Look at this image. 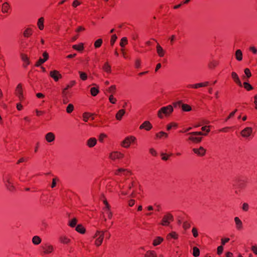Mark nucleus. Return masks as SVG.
<instances>
[{
	"label": "nucleus",
	"instance_id": "e433bc0d",
	"mask_svg": "<svg viewBox=\"0 0 257 257\" xmlns=\"http://www.w3.org/2000/svg\"><path fill=\"white\" fill-rule=\"evenodd\" d=\"M103 69L106 72L109 73L111 71L110 66L108 64V63L106 62L103 66Z\"/></svg>",
	"mask_w": 257,
	"mask_h": 257
},
{
	"label": "nucleus",
	"instance_id": "603ef678",
	"mask_svg": "<svg viewBox=\"0 0 257 257\" xmlns=\"http://www.w3.org/2000/svg\"><path fill=\"white\" fill-rule=\"evenodd\" d=\"M248 208H249V205L247 203H244L242 204V209L243 211H248Z\"/></svg>",
	"mask_w": 257,
	"mask_h": 257
},
{
	"label": "nucleus",
	"instance_id": "cd10ccee",
	"mask_svg": "<svg viewBox=\"0 0 257 257\" xmlns=\"http://www.w3.org/2000/svg\"><path fill=\"white\" fill-rule=\"evenodd\" d=\"M188 140L194 143H199L201 141L202 138L200 137L191 136L188 138Z\"/></svg>",
	"mask_w": 257,
	"mask_h": 257
},
{
	"label": "nucleus",
	"instance_id": "8fccbe9b",
	"mask_svg": "<svg viewBox=\"0 0 257 257\" xmlns=\"http://www.w3.org/2000/svg\"><path fill=\"white\" fill-rule=\"evenodd\" d=\"M156 136L159 138L164 136L165 137L167 138L168 137V134L164 132H160L159 134L156 135Z\"/></svg>",
	"mask_w": 257,
	"mask_h": 257
},
{
	"label": "nucleus",
	"instance_id": "b1692460",
	"mask_svg": "<svg viewBox=\"0 0 257 257\" xmlns=\"http://www.w3.org/2000/svg\"><path fill=\"white\" fill-rule=\"evenodd\" d=\"M16 94L17 96H21V94H23V90L22 87V85L21 84H19L16 89Z\"/></svg>",
	"mask_w": 257,
	"mask_h": 257
},
{
	"label": "nucleus",
	"instance_id": "1a4fd4ad",
	"mask_svg": "<svg viewBox=\"0 0 257 257\" xmlns=\"http://www.w3.org/2000/svg\"><path fill=\"white\" fill-rule=\"evenodd\" d=\"M152 127V125L150 121H145L140 126V129H145L146 131H150Z\"/></svg>",
	"mask_w": 257,
	"mask_h": 257
},
{
	"label": "nucleus",
	"instance_id": "dca6fc26",
	"mask_svg": "<svg viewBox=\"0 0 257 257\" xmlns=\"http://www.w3.org/2000/svg\"><path fill=\"white\" fill-rule=\"evenodd\" d=\"M10 9V6L8 2H5L2 5V12L3 13H7L8 12L9 10Z\"/></svg>",
	"mask_w": 257,
	"mask_h": 257
},
{
	"label": "nucleus",
	"instance_id": "2f4dec72",
	"mask_svg": "<svg viewBox=\"0 0 257 257\" xmlns=\"http://www.w3.org/2000/svg\"><path fill=\"white\" fill-rule=\"evenodd\" d=\"M21 57L22 60L26 63V65L25 66L29 64V59L27 55L24 54H21Z\"/></svg>",
	"mask_w": 257,
	"mask_h": 257
},
{
	"label": "nucleus",
	"instance_id": "f03ea898",
	"mask_svg": "<svg viewBox=\"0 0 257 257\" xmlns=\"http://www.w3.org/2000/svg\"><path fill=\"white\" fill-rule=\"evenodd\" d=\"M93 237L96 239L95 244L97 246H100L104 239V232L103 231H100L99 230H97Z\"/></svg>",
	"mask_w": 257,
	"mask_h": 257
},
{
	"label": "nucleus",
	"instance_id": "0e129e2a",
	"mask_svg": "<svg viewBox=\"0 0 257 257\" xmlns=\"http://www.w3.org/2000/svg\"><path fill=\"white\" fill-rule=\"evenodd\" d=\"M229 240V238H226L225 239H221L222 245L223 246V245H224Z\"/></svg>",
	"mask_w": 257,
	"mask_h": 257
},
{
	"label": "nucleus",
	"instance_id": "0eeeda50",
	"mask_svg": "<svg viewBox=\"0 0 257 257\" xmlns=\"http://www.w3.org/2000/svg\"><path fill=\"white\" fill-rule=\"evenodd\" d=\"M207 126H204L202 127L201 130L203 131H205L206 133L203 134L201 132H194L188 134V135L196 136V135H206L207 133L210 132L209 129H207Z\"/></svg>",
	"mask_w": 257,
	"mask_h": 257
},
{
	"label": "nucleus",
	"instance_id": "6e6d98bb",
	"mask_svg": "<svg viewBox=\"0 0 257 257\" xmlns=\"http://www.w3.org/2000/svg\"><path fill=\"white\" fill-rule=\"evenodd\" d=\"M183 227L185 229H187L188 228H190V224L187 221H184L183 222Z\"/></svg>",
	"mask_w": 257,
	"mask_h": 257
},
{
	"label": "nucleus",
	"instance_id": "ddd939ff",
	"mask_svg": "<svg viewBox=\"0 0 257 257\" xmlns=\"http://www.w3.org/2000/svg\"><path fill=\"white\" fill-rule=\"evenodd\" d=\"M234 219L235 223L236 228L238 230H241L242 228V221L238 217H235Z\"/></svg>",
	"mask_w": 257,
	"mask_h": 257
},
{
	"label": "nucleus",
	"instance_id": "13d9d810",
	"mask_svg": "<svg viewBox=\"0 0 257 257\" xmlns=\"http://www.w3.org/2000/svg\"><path fill=\"white\" fill-rule=\"evenodd\" d=\"M125 171H127V170H126V169H123V168H119L118 170H117L115 172V175H118V173L119 172H125Z\"/></svg>",
	"mask_w": 257,
	"mask_h": 257
},
{
	"label": "nucleus",
	"instance_id": "c03bdc74",
	"mask_svg": "<svg viewBox=\"0 0 257 257\" xmlns=\"http://www.w3.org/2000/svg\"><path fill=\"white\" fill-rule=\"evenodd\" d=\"M77 223V219L76 218H73L69 223V225L72 227L75 226Z\"/></svg>",
	"mask_w": 257,
	"mask_h": 257
},
{
	"label": "nucleus",
	"instance_id": "473e14b6",
	"mask_svg": "<svg viewBox=\"0 0 257 257\" xmlns=\"http://www.w3.org/2000/svg\"><path fill=\"white\" fill-rule=\"evenodd\" d=\"M182 109L185 111H189L191 110V107L190 105L186 104H182L181 105Z\"/></svg>",
	"mask_w": 257,
	"mask_h": 257
},
{
	"label": "nucleus",
	"instance_id": "bf43d9fd",
	"mask_svg": "<svg viewBox=\"0 0 257 257\" xmlns=\"http://www.w3.org/2000/svg\"><path fill=\"white\" fill-rule=\"evenodd\" d=\"M223 250V247L222 245L219 246L217 247V253L218 254H220L222 253Z\"/></svg>",
	"mask_w": 257,
	"mask_h": 257
},
{
	"label": "nucleus",
	"instance_id": "f3484780",
	"mask_svg": "<svg viewBox=\"0 0 257 257\" xmlns=\"http://www.w3.org/2000/svg\"><path fill=\"white\" fill-rule=\"evenodd\" d=\"M157 52L160 57H163L165 54V51L162 47L159 45H157Z\"/></svg>",
	"mask_w": 257,
	"mask_h": 257
},
{
	"label": "nucleus",
	"instance_id": "a19ab883",
	"mask_svg": "<svg viewBox=\"0 0 257 257\" xmlns=\"http://www.w3.org/2000/svg\"><path fill=\"white\" fill-rule=\"evenodd\" d=\"M79 75H80V78L82 80H85L87 79V74L85 73V72H82V71H79L78 72Z\"/></svg>",
	"mask_w": 257,
	"mask_h": 257
},
{
	"label": "nucleus",
	"instance_id": "393cba45",
	"mask_svg": "<svg viewBox=\"0 0 257 257\" xmlns=\"http://www.w3.org/2000/svg\"><path fill=\"white\" fill-rule=\"evenodd\" d=\"M44 19L43 17L40 18L39 19L37 23L38 26L40 30H42L44 29Z\"/></svg>",
	"mask_w": 257,
	"mask_h": 257
},
{
	"label": "nucleus",
	"instance_id": "412c9836",
	"mask_svg": "<svg viewBox=\"0 0 257 257\" xmlns=\"http://www.w3.org/2000/svg\"><path fill=\"white\" fill-rule=\"evenodd\" d=\"M59 240L61 243L64 244H67L70 241V240L67 237L63 235H61L59 237Z\"/></svg>",
	"mask_w": 257,
	"mask_h": 257
},
{
	"label": "nucleus",
	"instance_id": "9d476101",
	"mask_svg": "<svg viewBox=\"0 0 257 257\" xmlns=\"http://www.w3.org/2000/svg\"><path fill=\"white\" fill-rule=\"evenodd\" d=\"M231 77H232V79H233V80L234 81V82L237 85H238L240 87L242 86V84L241 81L240 80L238 76L235 72H232L231 73Z\"/></svg>",
	"mask_w": 257,
	"mask_h": 257
},
{
	"label": "nucleus",
	"instance_id": "f704fd0d",
	"mask_svg": "<svg viewBox=\"0 0 257 257\" xmlns=\"http://www.w3.org/2000/svg\"><path fill=\"white\" fill-rule=\"evenodd\" d=\"M202 84L201 83H196V84H189L187 87H189V88H195V89H197L199 87H202Z\"/></svg>",
	"mask_w": 257,
	"mask_h": 257
},
{
	"label": "nucleus",
	"instance_id": "680f3d73",
	"mask_svg": "<svg viewBox=\"0 0 257 257\" xmlns=\"http://www.w3.org/2000/svg\"><path fill=\"white\" fill-rule=\"evenodd\" d=\"M106 137V136L104 134H100L99 136V141L100 142H102L103 139L105 138Z\"/></svg>",
	"mask_w": 257,
	"mask_h": 257
},
{
	"label": "nucleus",
	"instance_id": "a878e982",
	"mask_svg": "<svg viewBox=\"0 0 257 257\" xmlns=\"http://www.w3.org/2000/svg\"><path fill=\"white\" fill-rule=\"evenodd\" d=\"M41 242V239L38 236H34L32 238V242L35 244L38 245Z\"/></svg>",
	"mask_w": 257,
	"mask_h": 257
},
{
	"label": "nucleus",
	"instance_id": "a211bd4d",
	"mask_svg": "<svg viewBox=\"0 0 257 257\" xmlns=\"http://www.w3.org/2000/svg\"><path fill=\"white\" fill-rule=\"evenodd\" d=\"M125 113V110L124 109H120L116 114L115 117L116 119L120 120H121L122 116Z\"/></svg>",
	"mask_w": 257,
	"mask_h": 257
},
{
	"label": "nucleus",
	"instance_id": "37998d69",
	"mask_svg": "<svg viewBox=\"0 0 257 257\" xmlns=\"http://www.w3.org/2000/svg\"><path fill=\"white\" fill-rule=\"evenodd\" d=\"M74 109V106L72 104H69L66 108V111L68 113H70L73 111Z\"/></svg>",
	"mask_w": 257,
	"mask_h": 257
},
{
	"label": "nucleus",
	"instance_id": "39448f33",
	"mask_svg": "<svg viewBox=\"0 0 257 257\" xmlns=\"http://www.w3.org/2000/svg\"><path fill=\"white\" fill-rule=\"evenodd\" d=\"M253 129L251 127H246L244 128L240 133L241 136L243 138H248L249 137L251 133H252Z\"/></svg>",
	"mask_w": 257,
	"mask_h": 257
},
{
	"label": "nucleus",
	"instance_id": "423d86ee",
	"mask_svg": "<svg viewBox=\"0 0 257 257\" xmlns=\"http://www.w3.org/2000/svg\"><path fill=\"white\" fill-rule=\"evenodd\" d=\"M123 154L118 152H113L109 154V158L112 160L123 158Z\"/></svg>",
	"mask_w": 257,
	"mask_h": 257
},
{
	"label": "nucleus",
	"instance_id": "338daca9",
	"mask_svg": "<svg viewBox=\"0 0 257 257\" xmlns=\"http://www.w3.org/2000/svg\"><path fill=\"white\" fill-rule=\"evenodd\" d=\"M251 249L255 254H257V246H252Z\"/></svg>",
	"mask_w": 257,
	"mask_h": 257
},
{
	"label": "nucleus",
	"instance_id": "5701e85b",
	"mask_svg": "<svg viewBox=\"0 0 257 257\" xmlns=\"http://www.w3.org/2000/svg\"><path fill=\"white\" fill-rule=\"evenodd\" d=\"M33 30L32 29L28 28H27L23 33V35L25 37L28 38L32 34Z\"/></svg>",
	"mask_w": 257,
	"mask_h": 257
},
{
	"label": "nucleus",
	"instance_id": "4468645a",
	"mask_svg": "<svg viewBox=\"0 0 257 257\" xmlns=\"http://www.w3.org/2000/svg\"><path fill=\"white\" fill-rule=\"evenodd\" d=\"M97 140L94 138H91L87 141L86 144L89 148H92L96 144Z\"/></svg>",
	"mask_w": 257,
	"mask_h": 257
},
{
	"label": "nucleus",
	"instance_id": "69168bd1",
	"mask_svg": "<svg viewBox=\"0 0 257 257\" xmlns=\"http://www.w3.org/2000/svg\"><path fill=\"white\" fill-rule=\"evenodd\" d=\"M80 4V3L77 0H75L72 4V6L74 7H76L77 6L79 5Z\"/></svg>",
	"mask_w": 257,
	"mask_h": 257
},
{
	"label": "nucleus",
	"instance_id": "4be33fe9",
	"mask_svg": "<svg viewBox=\"0 0 257 257\" xmlns=\"http://www.w3.org/2000/svg\"><path fill=\"white\" fill-rule=\"evenodd\" d=\"M245 76H243V78L245 80L247 81L248 78L251 77V73L250 71V70L248 68H245L244 70Z\"/></svg>",
	"mask_w": 257,
	"mask_h": 257
},
{
	"label": "nucleus",
	"instance_id": "052dcab7",
	"mask_svg": "<svg viewBox=\"0 0 257 257\" xmlns=\"http://www.w3.org/2000/svg\"><path fill=\"white\" fill-rule=\"evenodd\" d=\"M71 87V86L70 85H67L66 87L63 90L62 93H63V94L64 96H66V94H67V93L66 92V90L69 89V88Z\"/></svg>",
	"mask_w": 257,
	"mask_h": 257
},
{
	"label": "nucleus",
	"instance_id": "aec40b11",
	"mask_svg": "<svg viewBox=\"0 0 257 257\" xmlns=\"http://www.w3.org/2000/svg\"><path fill=\"white\" fill-rule=\"evenodd\" d=\"M83 120L86 122L87 121L88 118H91L92 120L94 119V117H93V114L85 112L83 114Z\"/></svg>",
	"mask_w": 257,
	"mask_h": 257
},
{
	"label": "nucleus",
	"instance_id": "ea45409f",
	"mask_svg": "<svg viewBox=\"0 0 257 257\" xmlns=\"http://www.w3.org/2000/svg\"><path fill=\"white\" fill-rule=\"evenodd\" d=\"M102 43V40L101 39H99L95 42L94 47L96 48H99L101 46Z\"/></svg>",
	"mask_w": 257,
	"mask_h": 257
},
{
	"label": "nucleus",
	"instance_id": "6ab92c4d",
	"mask_svg": "<svg viewBox=\"0 0 257 257\" xmlns=\"http://www.w3.org/2000/svg\"><path fill=\"white\" fill-rule=\"evenodd\" d=\"M235 58L238 61H241L242 59V53L240 50H237L235 52Z\"/></svg>",
	"mask_w": 257,
	"mask_h": 257
},
{
	"label": "nucleus",
	"instance_id": "09e8293b",
	"mask_svg": "<svg viewBox=\"0 0 257 257\" xmlns=\"http://www.w3.org/2000/svg\"><path fill=\"white\" fill-rule=\"evenodd\" d=\"M6 188L10 191H13L15 189V187L13 185V183L9 185H7V184H6Z\"/></svg>",
	"mask_w": 257,
	"mask_h": 257
},
{
	"label": "nucleus",
	"instance_id": "c756f323",
	"mask_svg": "<svg viewBox=\"0 0 257 257\" xmlns=\"http://www.w3.org/2000/svg\"><path fill=\"white\" fill-rule=\"evenodd\" d=\"M76 230L80 233H84L85 231V228L80 224L76 226Z\"/></svg>",
	"mask_w": 257,
	"mask_h": 257
},
{
	"label": "nucleus",
	"instance_id": "9b49d317",
	"mask_svg": "<svg viewBox=\"0 0 257 257\" xmlns=\"http://www.w3.org/2000/svg\"><path fill=\"white\" fill-rule=\"evenodd\" d=\"M193 151L194 153L200 156H204L206 152V150L202 147H200L199 149L194 148L193 149Z\"/></svg>",
	"mask_w": 257,
	"mask_h": 257
},
{
	"label": "nucleus",
	"instance_id": "7c9ffc66",
	"mask_svg": "<svg viewBox=\"0 0 257 257\" xmlns=\"http://www.w3.org/2000/svg\"><path fill=\"white\" fill-rule=\"evenodd\" d=\"M200 254V250L197 247H193V255L195 257H197Z\"/></svg>",
	"mask_w": 257,
	"mask_h": 257
},
{
	"label": "nucleus",
	"instance_id": "de8ad7c7",
	"mask_svg": "<svg viewBox=\"0 0 257 257\" xmlns=\"http://www.w3.org/2000/svg\"><path fill=\"white\" fill-rule=\"evenodd\" d=\"M45 62H46V59H43L40 58L37 62L36 66L37 67L40 66L42 64L44 63Z\"/></svg>",
	"mask_w": 257,
	"mask_h": 257
},
{
	"label": "nucleus",
	"instance_id": "20e7f679",
	"mask_svg": "<svg viewBox=\"0 0 257 257\" xmlns=\"http://www.w3.org/2000/svg\"><path fill=\"white\" fill-rule=\"evenodd\" d=\"M173 215L168 213L163 217L161 224L164 226H168L169 225L170 222L173 221Z\"/></svg>",
	"mask_w": 257,
	"mask_h": 257
},
{
	"label": "nucleus",
	"instance_id": "79ce46f5",
	"mask_svg": "<svg viewBox=\"0 0 257 257\" xmlns=\"http://www.w3.org/2000/svg\"><path fill=\"white\" fill-rule=\"evenodd\" d=\"M117 37L115 34H113L111 36L110 39V45L111 46H113L114 44L115 43Z\"/></svg>",
	"mask_w": 257,
	"mask_h": 257
},
{
	"label": "nucleus",
	"instance_id": "2eb2a0df",
	"mask_svg": "<svg viewBox=\"0 0 257 257\" xmlns=\"http://www.w3.org/2000/svg\"><path fill=\"white\" fill-rule=\"evenodd\" d=\"M130 138L126 137L122 142L121 145L124 148H128L131 145Z\"/></svg>",
	"mask_w": 257,
	"mask_h": 257
},
{
	"label": "nucleus",
	"instance_id": "3c124183",
	"mask_svg": "<svg viewBox=\"0 0 257 257\" xmlns=\"http://www.w3.org/2000/svg\"><path fill=\"white\" fill-rule=\"evenodd\" d=\"M192 232L194 237H197L198 236V233L196 228L193 227L192 230Z\"/></svg>",
	"mask_w": 257,
	"mask_h": 257
},
{
	"label": "nucleus",
	"instance_id": "58836bf2",
	"mask_svg": "<svg viewBox=\"0 0 257 257\" xmlns=\"http://www.w3.org/2000/svg\"><path fill=\"white\" fill-rule=\"evenodd\" d=\"M145 257H157L156 254L153 251H148L145 255Z\"/></svg>",
	"mask_w": 257,
	"mask_h": 257
},
{
	"label": "nucleus",
	"instance_id": "4c0bfd02",
	"mask_svg": "<svg viewBox=\"0 0 257 257\" xmlns=\"http://www.w3.org/2000/svg\"><path fill=\"white\" fill-rule=\"evenodd\" d=\"M90 92L92 96H96L99 92V90L97 88L92 87L90 89Z\"/></svg>",
	"mask_w": 257,
	"mask_h": 257
},
{
	"label": "nucleus",
	"instance_id": "49530a36",
	"mask_svg": "<svg viewBox=\"0 0 257 257\" xmlns=\"http://www.w3.org/2000/svg\"><path fill=\"white\" fill-rule=\"evenodd\" d=\"M127 38L126 37H123L121 39V41L120 42V46L123 47L127 43Z\"/></svg>",
	"mask_w": 257,
	"mask_h": 257
},
{
	"label": "nucleus",
	"instance_id": "7ed1b4c3",
	"mask_svg": "<svg viewBox=\"0 0 257 257\" xmlns=\"http://www.w3.org/2000/svg\"><path fill=\"white\" fill-rule=\"evenodd\" d=\"M41 248L42 249V254L43 255L50 254L54 250V247L49 244H46L44 245L41 246Z\"/></svg>",
	"mask_w": 257,
	"mask_h": 257
},
{
	"label": "nucleus",
	"instance_id": "bb28decb",
	"mask_svg": "<svg viewBox=\"0 0 257 257\" xmlns=\"http://www.w3.org/2000/svg\"><path fill=\"white\" fill-rule=\"evenodd\" d=\"M247 81L245 80V81L243 83L244 88L247 91H250L253 89V87Z\"/></svg>",
	"mask_w": 257,
	"mask_h": 257
},
{
	"label": "nucleus",
	"instance_id": "e2e57ef3",
	"mask_svg": "<svg viewBox=\"0 0 257 257\" xmlns=\"http://www.w3.org/2000/svg\"><path fill=\"white\" fill-rule=\"evenodd\" d=\"M249 50L254 54L257 53V49L253 46L250 47L249 48Z\"/></svg>",
	"mask_w": 257,
	"mask_h": 257
},
{
	"label": "nucleus",
	"instance_id": "f257e3e1",
	"mask_svg": "<svg viewBox=\"0 0 257 257\" xmlns=\"http://www.w3.org/2000/svg\"><path fill=\"white\" fill-rule=\"evenodd\" d=\"M173 111V108L172 105H168L161 108L158 112V116L160 118H163L164 115H169Z\"/></svg>",
	"mask_w": 257,
	"mask_h": 257
},
{
	"label": "nucleus",
	"instance_id": "f8f14e48",
	"mask_svg": "<svg viewBox=\"0 0 257 257\" xmlns=\"http://www.w3.org/2000/svg\"><path fill=\"white\" fill-rule=\"evenodd\" d=\"M45 139L48 143H51L55 140V135L51 132L47 133L45 136Z\"/></svg>",
	"mask_w": 257,
	"mask_h": 257
},
{
	"label": "nucleus",
	"instance_id": "5fc2aeb1",
	"mask_svg": "<svg viewBox=\"0 0 257 257\" xmlns=\"http://www.w3.org/2000/svg\"><path fill=\"white\" fill-rule=\"evenodd\" d=\"M109 100L112 104H115L116 101V99L113 97L112 95L109 96Z\"/></svg>",
	"mask_w": 257,
	"mask_h": 257
},
{
	"label": "nucleus",
	"instance_id": "6e6552de",
	"mask_svg": "<svg viewBox=\"0 0 257 257\" xmlns=\"http://www.w3.org/2000/svg\"><path fill=\"white\" fill-rule=\"evenodd\" d=\"M50 75L55 81H57L60 78L62 77V75L57 70L51 71L50 72Z\"/></svg>",
	"mask_w": 257,
	"mask_h": 257
},
{
	"label": "nucleus",
	"instance_id": "864d4df0",
	"mask_svg": "<svg viewBox=\"0 0 257 257\" xmlns=\"http://www.w3.org/2000/svg\"><path fill=\"white\" fill-rule=\"evenodd\" d=\"M115 89H116V87H115V85H112V86H111L108 88V91L109 93H113L115 92Z\"/></svg>",
	"mask_w": 257,
	"mask_h": 257
},
{
	"label": "nucleus",
	"instance_id": "774afa93",
	"mask_svg": "<svg viewBox=\"0 0 257 257\" xmlns=\"http://www.w3.org/2000/svg\"><path fill=\"white\" fill-rule=\"evenodd\" d=\"M254 103L255 104V108L257 109V94L254 96Z\"/></svg>",
	"mask_w": 257,
	"mask_h": 257
},
{
	"label": "nucleus",
	"instance_id": "4d7b16f0",
	"mask_svg": "<svg viewBox=\"0 0 257 257\" xmlns=\"http://www.w3.org/2000/svg\"><path fill=\"white\" fill-rule=\"evenodd\" d=\"M176 126H177L176 123H171L167 126V130L169 131L172 128V127H176Z\"/></svg>",
	"mask_w": 257,
	"mask_h": 257
},
{
	"label": "nucleus",
	"instance_id": "a18cd8bd",
	"mask_svg": "<svg viewBox=\"0 0 257 257\" xmlns=\"http://www.w3.org/2000/svg\"><path fill=\"white\" fill-rule=\"evenodd\" d=\"M169 237L177 239L178 238V234L175 232H172L168 235L167 238H169Z\"/></svg>",
	"mask_w": 257,
	"mask_h": 257
},
{
	"label": "nucleus",
	"instance_id": "72a5a7b5",
	"mask_svg": "<svg viewBox=\"0 0 257 257\" xmlns=\"http://www.w3.org/2000/svg\"><path fill=\"white\" fill-rule=\"evenodd\" d=\"M4 182L5 183V186H6V184L7 185L13 184L11 178L9 176H6L3 179Z\"/></svg>",
	"mask_w": 257,
	"mask_h": 257
},
{
	"label": "nucleus",
	"instance_id": "c85d7f7f",
	"mask_svg": "<svg viewBox=\"0 0 257 257\" xmlns=\"http://www.w3.org/2000/svg\"><path fill=\"white\" fill-rule=\"evenodd\" d=\"M72 48L76 50H77L78 51H82L84 47H83V43H80L79 45H74L72 46Z\"/></svg>",
	"mask_w": 257,
	"mask_h": 257
},
{
	"label": "nucleus",
	"instance_id": "c9c22d12",
	"mask_svg": "<svg viewBox=\"0 0 257 257\" xmlns=\"http://www.w3.org/2000/svg\"><path fill=\"white\" fill-rule=\"evenodd\" d=\"M163 240V238H162L161 237H157L156 238V239H155L154 240L153 245H155V246L159 244L160 243H161V242Z\"/></svg>",
	"mask_w": 257,
	"mask_h": 257
}]
</instances>
